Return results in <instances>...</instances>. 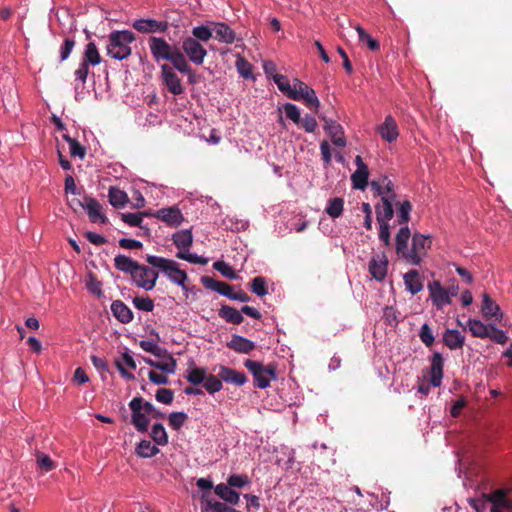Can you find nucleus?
Segmentation results:
<instances>
[{
	"instance_id": "f257e3e1",
	"label": "nucleus",
	"mask_w": 512,
	"mask_h": 512,
	"mask_svg": "<svg viewBox=\"0 0 512 512\" xmlns=\"http://www.w3.org/2000/svg\"><path fill=\"white\" fill-rule=\"evenodd\" d=\"M135 39V35L131 31H112L108 35L106 45L107 55L115 60H124L128 58L132 53L130 44L133 43Z\"/></svg>"
},
{
	"instance_id": "f03ea898",
	"label": "nucleus",
	"mask_w": 512,
	"mask_h": 512,
	"mask_svg": "<svg viewBox=\"0 0 512 512\" xmlns=\"http://www.w3.org/2000/svg\"><path fill=\"white\" fill-rule=\"evenodd\" d=\"M148 46L153 60L156 63L169 61L173 67L184 57V54L176 46L168 43L163 37L150 36Z\"/></svg>"
},
{
	"instance_id": "7ed1b4c3",
	"label": "nucleus",
	"mask_w": 512,
	"mask_h": 512,
	"mask_svg": "<svg viewBox=\"0 0 512 512\" xmlns=\"http://www.w3.org/2000/svg\"><path fill=\"white\" fill-rule=\"evenodd\" d=\"M246 380L244 373L225 366H217L213 368V373L206 377L204 384H221L222 381L228 384H244Z\"/></svg>"
},
{
	"instance_id": "20e7f679",
	"label": "nucleus",
	"mask_w": 512,
	"mask_h": 512,
	"mask_svg": "<svg viewBox=\"0 0 512 512\" xmlns=\"http://www.w3.org/2000/svg\"><path fill=\"white\" fill-rule=\"evenodd\" d=\"M432 241L429 236L420 233H415L412 236V247L409 253L406 254V262L412 265H419L422 257L426 255L430 249Z\"/></svg>"
},
{
	"instance_id": "39448f33",
	"label": "nucleus",
	"mask_w": 512,
	"mask_h": 512,
	"mask_svg": "<svg viewBox=\"0 0 512 512\" xmlns=\"http://www.w3.org/2000/svg\"><path fill=\"white\" fill-rule=\"evenodd\" d=\"M290 99L294 101L303 100L307 107L314 108L316 111L320 106L315 91L299 79H294L293 93L290 95Z\"/></svg>"
},
{
	"instance_id": "423d86ee",
	"label": "nucleus",
	"mask_w": 512,
	"mask_h": 512,
	"mask_svg": "<svg viewBox=\"0 0 512 512\" xmlns=\"http://www.w3.org/2000/svg\"><path fill=\"white\" fill-rule=\"evenodd\" d=\"M184 57L196 65H201L207 55V50L195 38L187 37L182 41V51Z\"/></svg>"
},
{
	"instance_id": "0eeeda50",
	"label": "nucleus",
	"mask_w": 512,
	"mask_h": 512,
	"mask_svg": "<svg viewBox=\"0 0 512 512\" xmlns=\"http://www.w3.org/2000/svg\"><path fill=\"white\" fill-rule=\"evenodd\" d=\"M173 65L162 64L161 65V79L168 91L173 95H180L184 92V88L181 84V80L174 71Z\"/></svg>"
},
{
	"instance_id": "6e6552de",
	"label": "nucleus",
	"mask_w": 512,
	"mask_h": 512,
	"mask_svg": "<svg viewBox=\"0 0 512 512\" xmlns=\"http://www.w3.org/2000/svg\"><path fill=\"white\" fill-rule=\"evenodd\" d=\"M132 27L143 34L165 33L169 24L167 21H157L155 19H137L132 23Z\"/></svg>"
},
{
	"instance_id": "1a4fd4ad",
	"label": "nucleus",
	"mask_w": 512,
	"mask_h": 512,
	"mask_svg": "<svg viewBox=\"0 0 512 512\" xmlns=\"http://www.w3.org/2000/svg\"><path fill=\"white\" fill-rule=\"evenodd\" d=\"M483 497L492 504L490 512H502L501 509L512 510V501L507 498V492L503 489L483 494Z\"/></svg>"
},
{
	"instance_id": "9d476101",
	"label": "nucleus",
	"mask_w": 512,
	"mask_h": 512,
	"mask_svg": "<svg viewBox=\"0 0 512 512\" xmlns=\"http://www.w3.org/2000/svg\"><path fill=\"white\" fill-rule=\"evenodd\" d=\"M483 497L492 504L490 512H502L501 509L512 510V501L507 498V492L503 489L483 494Z\"/></svg>"
},
{
	"instance_id": "9b49d317",
	"label": "nucleus",
	"mask_w": 512,
	"mask_h": 512,
	"mask_svg": "<svg viewBox=\"0 0 512 512\" xmlns=\"http://www.w3.org/2000/svg\"><path fill=\"white\" fill-rule=\"evenodd\" d=\"M84 206V209L87 211L88 218L92 223L99 222L101 224H106L108 222L107 217L102 213V205L95 198L85 196Z\"/></svg>"
},
{
	"instance_id": "f8f14e48",
	"label": "nucleus",
	"mask_w": 512,
	"mask_h": 512,
	"mask_svg": "<svg viewBox=\"0 0 512 512\" xmlns=\"http://www.w3.org/2000/svg\"><path fill=\"white\" fill-rule=\"evenodd\" d=\"M320 118L324 121V129L330 135L332 143L338 147H344L346 145V139L342 126L325 116H321Z\"/></svg>"
},
{
	"instance_id": "ddd939ff",
	"label": "nucleus",
	"mask_w": 512,
	"mask_h": 512,
	"mask_svg": "<svg viewBox=\"0 0 512 512\" xmlns=\"http://www.w3.org/2000/svg\"><path fill=\"white\" fill-rule=\"evenodd\" d=\"M377 132L386 142H394L399 136L396 120L391 115H387L384 122L377 128Z\"/></svg>"
},
{
	"instance_id": "4468645a",
	"label": "nucleus",
	"mask_w": 512,
	"mask_h": 512,
	"mask_svg": "<svg viewBox=\"0 0 512 512\" xmlns=\"http://www.w3.org/2000/svg\"><path fill=\"white\" fill-rule=\"evenodd\" d=\"M430 297L433 303L438 309H441L444 305L450 304L451 299L448 291L443 288L439 281H433L428 284Z\"/></svg>"
},
{
	"instance_id": "2eb2a0df",
	"label": "nucleus",
	"mask_w": 512,
	"mask_h": 512,
	"mask_svg": "<svg viewBox=\"0 0 512 512\" xmlns=\"http://www.w3.org/2000/svg\"><path fill=\"white\" fill-rule=\"evenodd\" d=\"M395 203L396 200H391L389 196H383V199H381V204H377L375 206L377 222L389 223V221L394 216Z\"/></svg>"
},
{
	"instance_id": "dca6fc26",
	"label": "nucleus",
	"mask_w": 512,
	"mask_h": 512,
	"mask_svg": "<svg viewBox=\"0 0 512 512\" xmlns=\"http://www.w3.org/2000/svg\"><path fill=\"white\" fill-rule=\"evenodd\" d=\"M154 216L174 227L179 226L184 220L180 209L177 207L162 208Z\"/></svg>"
},
{
	"instance_id": "f3484780",
	"label": "nucleus",
	"mask_w": 512,
	"mask_h": 512,
	"mask_svg": "<svg viewBox=\"0 0 512 512\" xmlns=\"http://www.w3.org/2000/svg\"><path fill=\"white\" fill-rule=\"evenodd\" d=\"M210 25L213 26V33H215V39L219 42L232 44L236 39V34L233 29H231L224 22H210Z\"/></svg>"
},
{
	"instance_id": "a211bd4d",
	"label": "nucleus",
	"mask_w": 512,
	"mask_h": 512,
	"mask_svg": "<svg viewBox=\"0 0 512 512\" xmlns=\"http://www.w3.org/2000/svg\"><path fill=\"white\" fill-rule=\"evenodd\" d=\"M388 260L385 255L373 257L369 261V272L374 279L382 281L387 274Z\"/></svg>"
},
{
	"instance_id": "6ab92c4d",
	"label": "nucleus",
	"mask_w": 512,
	"mask_h": 512,
	"mask_svg": "<svg viewBox=\"0 0 512 512\" xmlns=\"http://www.w3.org/2000/svg\"><path fill=\"white\" fill-rule=\"evenodd\" d=\"M411 237L410 229L408 226H401L398 233L396 234L395 246L396 253L406 261V254L409 253L408 241Z\"/></svg>"
},
{
	"instance_id": "aec40b11",
	"label": "nucleus",
	"mask_w": 512,
	"mask_h": 512,
	"mask_svg": "<svg viewBox=\"0 0 512 512\" xmlns=\"http://www.w3.org/2000/svg\"><path fill=\"white\" fill-rule=\"evenodd\" d=\"M113 316L121 323L127 324L133 320L132 310L121 300H115L111 304Z\"/></svg>"
},
{
	"instance_id": "412c9836",
	"label": "nucleus",
	"mask_w": 512,
	"mask_h": 512,
	"mask_svg": "<svg viewBox=\"0 0 512 512\" xmlns=\"http://www.w3.org/2000/svg\"><path fill=\"white\" fill-rule=\"evenodd\" d=\"M200 281L205 288L213 290L223 296H226L227 298L230 297L233 290L232 287L226 282L215 280L210 276H202Z\"/></svg>"
},
{
	"instance_id": "4be33fe9",
	"label": "nucleus",
	"mask_w": 512,
	"mask_h": 512,
	"mask_svg": "<svg viewBox=\"0 0 512 512\" xmlns=\"http://www.w3.org/2000/svg\"><path fill=\"white\" fill-rule=\"evenodd\" d=\"M429 374L431 378L429 384H441L443 377V357L439 352H435L432 355Z\"/></svg>"
},
{
	"instance_id": "5701e85b",
	"label": "nucleus",
	"mask_w": 512,
	"mask_h": 512,
	"mask_svg": "<svg viewBox=\"0 0 512 512\" xmlns=\"http://www.w3.org/2000/svg\"><path fill=\"white\" fill-rule=\"evenodd\" d=\"M214 492L225 502L231 505H237L240 500V494L232 489L228 483H220L214 487Z\"/></svg>"
},
{
	"instance_id": "b1692460",
	"label": "nucleus",
	"mask_w": 512,
	"mask_h": 512,
	"mask_svg": "<svg viewBox=\"0 0 512 512\" xmlns=\"http://www.w3.org/2000/svg\"><path fill=\"white\" fill-rule=\"evenodd\" d=\"M465 342V336L460 331L447 329L443 334V343L451 350L461 349Z\"/></svg>"
},
{
	"instance_id": "393cba45",
	"label": "nucleus",
	"mask_w": 512,
	"mask_h": 512,
	"mask_svg": "<svg viewBox=\"0 0 512 512\" xmlns=\"http://www.w3.org/2000/svg\"><path fill=\"white\" fill-rule=\"evenodd\" d=\"M227 346L238 352L248 354L255 348L254 342L239 335H232L231 340L227 343Z\"/></svg>"
},
{
	"instance_id": "a878e982",
	"label": "nucleus",
	"mask_w": 512,
	"mask_h": 512,
	"mask_svg": "<svg viewBox=\"0 0 512 512\" xmlns=\"http://www.w3.org/2000/svg\"><path fill=\"white\" fill-rule=\"evenodd\" d=\"M483 316L486 319L499 320L502 317V313L498 304H496L488 294H483L482 307Z\"/></svg>"
},
{
	"instance_id": "bb28decb",
	"label": "nucleus",
	"mask_w": 512,
	"mask_h": 512,
	"mask_svg": "<svg viewBox=\"0 0 512 512\" xmlns=\"http://www.w3.org/2000/svg\"><path fill=\"white\" fill-rule=\"evenodd\" d=\"M404 284L412 295L419 293L423 289V283L417 270H410L404 275Z\"/></svg>"
},
{
	"instance_id": "cd10ccee",
	"label": "nucleus",
	"mask_w": 512,
	"mask_h": 512,
	"mask_svg": "<svg viewBox=\"0 0 512 512\" xmlns=\"http://www.w3.org/2000/svg\"><path fill=\"white\" fill-rule=\"evenodd\" d=\"M114 266L117 270L131 276L132 273L139 268V263L126 255L119 254L114 258Z\"/></svg>"
},
{
	"instance_id": "c85d7f7f",
	"label": "nucleus",
	"mask_w": 512,
	"mask_h": 512,
	"mask_svg": "<svg viewBox=\"0 0 512 512\" xmlns=\"http://www.w3.org/2000/svg\"><path fill=\"white\" fill-rule=\"evenodd\" d=\"M218 315L226 322L231 324H241L244 320L241 311L229 305H222L218 310Z\"/></svg>"
},
{
	"instance_id": "c756f323",
	"label": "nucleus",
	"mask_w": 512,
	"mask_h": 512,
	"mask_svg": "<svg viewBox=\"0 0 512 512\" xmlns=\"http://www.w3.org/2000/svg\"><path fill=\"white\" fill-rule=\"evenodd\" d=\"M172 240L179 250H188L193 243V235L191 230L184 229L174 233Z\"/></svg>"
},
{
	"instance_id": "7c9ffc66",
	"label": "nucleus",
	"mask_w": 512,
	"mask_h": 512,
	"mask_svg": "<svg viewBox=\"0 0 512 512\" xmlns=\"http://www.w3.org/2000/svg\"><path fill=\"white\" fill-rule=\"evenodd\" d=\"M108 198L109 203L115 208H123L129 201L128 195L114 186L109 188Z\"/></svg>"
},
{
	"instance_id": "2f4dec72",
	"label": "nucleus",
	"mask_w": 512,
	"mask_h": 512,
	"mask_svg": "<svg viewBox=\"0 0 512 512\" xmlns=\"http://www.w3.org/2000/svg\"><path fill=\"white\" fill-rule=\"evenodd\" d=\"M146 261L154 268L160 269L165 275L173 270V266L177 265V262L174 260L166 259L159 256L148 255L146 257Z\"/></svg>"
},
{
	"instance_id": "473e14b6",
	"label": "nucleus",
	"mask_w": 512,
	"mask_h": 512,
	"mask_svg": "<svg viewBox=\"0 0 512 512\" xmlns=\"http://www.w3.org/2000/svg\"><path fill=\"white\" fill-rule=\"evenodd\" d=\"M82 61L89 65H92V66H95V65H98L101 63L102 58H101L98 48L94 42H89L85 46Z\"/></svg>"
},
{
	"instance_id": "72a5a7b5",
	"label": "nucleus",
	"mask_w": 512,
	"mask_h": 512,
	"mask_svg": "<svg viewBox=\"0 0 512 512\" xmlns=\"http://www.w3.org/2000/svg\"><path fill=\"white\" fill-rule=\"evenodd\" d=\"M467 327L474 337L485 339L490 335V326L485 325L480 320L469 319L467 321Z\"/></svg>"
},
{
	"instance_id": "f704fd0d",
	"label": "nucleus",
	"mask_w": 512,
	"mask_h": 512,
	"mask_svg": "<svg viewBox=\"0 0 512 512\" xmlns=\"http://www.w3.org/2000/svg\"><path fill=\"white\" fill-rule=\"evenodd\" d=\"M395 205L398 206L397 223L400 226H408L410 213L412 211L411 202L409 200H404L402 202H396Z\"/></svg>"
},
{
	"instance_id": "c9c22d12",
	"label": "nucleus",
	"mask_w": 512,
	"mask_h": 512,
	"mask_svg": "<svg viewBox=\"0 0 512 512\" xmlns=\"http://www.w3.org/2000/svg\"><path fill=\"white\" fill-rule=\"evenodd\" d=\"M344 207V200L340 197L331 198L328 200L325 212L332 218H338L342 215Z\"/></svg>"
},
{
	"instance_id": "e433bc0d",
	"label": "nucleus",
	"mask_w": 512,
	"mask_h": 512,
	"mask_svg": "<svg viewBox=\"0 0 512 512\" xmlns=\"http://www.w3.org/2000/svg\"><path fill=\"white\" fill-rule=\"evenodd\" d=\"M117 367L126 380L133 378V376L126 371V367L136 369L134 358L130 354L124 353L121 359L117 361Z\"/></svg>"
},
{
	"instance_id": "4c0bfd02",
	"label": "nucleus",
	"mask_w": 512,
	"mask_h": 512,
	"mask_svg": "<svg viewBox=\"0 0 512 512\" xmlns=\"http://www.w3.org/2000/svg\"><path fill=\"white\" fill-rule=\"evenodd\" d=\"M369 169L356 170L351 175V182L354 189L364 190L368 185Z\"/></svg>"
},
{
	"instance_id": "58836bf2",
	"label": "nucleus",
	"mask_w": 512,
	"mask_h": 512,
	"mask_svg": "<svg viewBox=\"0 0 512 512\" xmlns=\"http://www.w3.org/2000/svg\"><path fill=\"white\" fill-rule=\"evenodd\" d=\"M192 38H195L198 42H207L213 36V26L209 25H200L196 26L192 29Z\"/></svg>"
},
{
	"instance_id": "ea45409f",
	"label": "nucleus",
	"mask_w": 512,
	"mask_h": 512,
	"mask_svg": "<svg viewBox=\"0 0 512 512\" xmlns=\"http://www.w3.org/2000/svg\"><path fill=\"white\" fill-rule=\"evenodd\" d=\"M136 453L140 457L148 458L159 453V449L148 440H142L136 448Z\"/></svg>"
},
{
	"instance_id": "a19ab883",
	"label": "nucleus",
	"mask_w": 512,
	"mask_h": 512,
	"mask_svg": "<svg viewBox=\"0 0 512 512\" xmlns=\"http://www.w3.org/2000/svg\"><path fill=\"white\" fill-rule=\"evenodd\" d=\"M179 265H174L173 270L169 271L166 276L169 278V280L179 286L182 287V289H186L185 282L187 280V274L184 270L179 269Z\"/></svg>"
},
{
	"instance_id": "79ce46f5",
	"label": "nucleus",
	"mask_w": 512,
	"mask_h": 512,
	"mask_svg": "<svg viewBox=\"0 0 512 512\" xmlns=\"http://www.w3.org/2000/svg\"><path fill=\"white\" fill-rule=\"evenodd\" d=\"M150 215L147 212H139V213H122L121 219L128 225L132 227H139L143 229L142 222L143 217Z\"/></svg>"
},
{
	"instance_id": "37998d69",
	"label": "nucleus",
	"mask_w": 512,
	"mask_h": 512,
	"mask_svg": "<svg viewBox=\"0 0 512 512\" xmlns=\"http://www.w3.org/2000/svg\"><path fill=\"white\" fill-rule=\"evenodd\" d=\"M244 366L253 374L254 381L257 384H267V380L262 379L261 376V371L263 370L260 362L248 359L244 362Z\"/></svg>"
},
{
	"instance_id": "c03bdc74",
	"label": "nucleus",
	"mask_w": 512,
	"mask_h": 512,
	"mask_svg": "<svg viewBox=\"0 0 512 512\" xmlns=\"http://www.w3.org/2000/svg\"><path fill=\"white\" fill-rule=\"evenodd\" d=\"M151 437L158 445H166L168 443V435L160 423H155L152 426Z\"/></svg>"
},
{
	"instance_id": "a18cd8bd",
	"label": "nucleus",
	"mask_w": 512,
	"mask_h": 512,
	"mask_svg": "<svg viewBox=\"0 0 512 512\" xmlns=\"http://www.w3.org/2000/svg\"><path fill=\"white\" fill-rule=\"evenodd\" d=\"M273 81L278 89L290 98V95L293 93V87L290 85L288 78L285 75L276 73L273 75Z\"/></svg>"
},
{
	"instance_id": "49530a36",
	"label": "nucleus",
	"mask_w": 512,
	"mask_h": 512,
	"mask_svg": "<svg viewBox=\"0 0 512 512\" xmlns=\"http://www.w3.org/2000/svg\"><path fill=\"white\" fill-rule=\"evenodd\" d=\"M356 31L359 36L360 42L367 45V47L372 50L376 51L379 50L380 44L377 40L373 39L361 26H356Z\"/></svg>"
},
{
	"instance_id": "de8ad7c7",
	"label": "nucleus",
	"mask_w": 512,
	"mask_h": 512,
	"mask_svg": "<svg viewBox=\"0 0 512 512\" xmlns=\"http://www.w3.org/2000/svg\"><path fill=\"white\" fill-rule=\"evenodd\" d=\"M177 71H179L180 73H183V74H186L187 77H188V82L190 84H195L197 83V77H196V73L193 71V69L190 67V65L188 64V61L185 57H183L178 63L177 65L174 67Z\"/></svg>"
},
{
	"instance_id": "09e8293b",
	"label": "nucleus",
	"mask_w": 512,
	"mask_h": 512,
	"mask_svg": "<svg viewBox=\"0 0 512 512\" xmlns=\"http://www.w3.org/2000/svg\"><path fill=\"white\" fill-rule=\"evenodd\" d=\"M250 287L253 293L259 297H263L268 294L266 279L262 276H257L252 279Z\"/></svg>"
},
{
	"instance_id": "8fccbe9b",
	"label": "nucleus",
	"mask_w": 512,
	"mask_h": 512,
	"mask_svg": "<svg viewBox=\"0 0 512 512\" xmlns=\"http://www.w3.org/2000/svg\"><path fill=\"white\" fill-rule=\"evenodd\" d=\"M132 424L139 432H147L149 426L147 414L143 412L132 413Z\"/></svg>"
},
{
	"instance_id": "3c124183",
	"label": "nucleus",
	"mask_w": 512,
	"mask_h": 512,
	"mask_svg": "<svg viewBox=\"0 0 512 512\" xmlns=\"http://www.w3.org/2000/svg\"><path fill=\"white\" fill-rule=\"evenodd\" d=\"M213 268L228 279L234 280L238 278L234 269L224 261L214 262Z\"/></svg>"
},
{
	"instance_id": "603ef678",
	"label": "nucleus",
	"mask_w": 512,
	"mask_h": 512,
	"mask_svg": "<svg viewBox=\"0 0 512 512\" xmlns=\"http://www.w3.org/2000/svg\"><path fill=\"white\" fill-rule=\"evenodd\" d=\"M227 483L232 488H243L250 484V479L244 474H232L228 477Z\"/></svg>"
},
{
	"instance_id": "864d4df0",
	"label": "nucleus",
	"mask_w": 512,
	"mask_h": 512,
	"mask_svg": "<svg viewBox=\"0 0 512 512\" xmlns=\"http://www.w3.org/2000/svg\"><path fill=\"white\" fill-rule=\"evenodd\" d=\"M133 304L134 306L138 309V310H141V311H145V312H151L153 309H154V302L153 300L146 296V297H142V296H136L134 299H133Z\"/></svg>"
},
{
	"instance_id": "5fc2aeb1",
	"label": "nucleus",
	"mask_w": 512,
	"mask_h": 512,
	"mask_svg": "<svg viewBox=\"0 0 512 512\" xmlns=\"http://www.w3.org/2000/svg\"><path fill=\"white\" fill-rule=\"evenodd\" d=\"M283 109H284L285 115L288 119H290L293 123H295L297 125L300 124L301 115H300L299 108L295 104L286 103L283 106Z\"/></svg>"
},
{
	"instance_id": "6e6d98bb",
	"label": "nucleus",
	"mask_w": 512,
	"mask_h": 512,
	"mask_svg": "<svg viewBox=\"0 0 512 512\" xmlns=\"http://www.w3.org/2000/svg\"><path fill=\"white\" fill-rule=\"evenodd\" d=\"M141 270L143 271L144 275L148 276L149 279L148 282L142 283L143 289L150 291L155 287L159 273L152 268H149L148 266L147 268H141Z\"/></svg>"
},
{
	"instance_id": "4d7b16f0",
	"label": "nucleus",
	"mask_w": 512,
	"mask_h": 512,
	"mask_svg": "<svg viewBox=\"0 0 512 512\" xmlns=\"http://www.w3.org/2000/svg\"><path fill=\"white\" fill-rule=\"evenodd\" d=\"M37 467L42 470L43 472H49L55 468V464L52 461V459L43 453L37 454Z\"/></svg>"
},
{
	"instance_id": "13d9d810",
	"label": "nucleus",
	"mask_w": 512,
	"mask_h": 512,
	"mask_svg": "<svg viewBox=\"0 0 512 512\" xmlns=\"http://www.w3.org/2000/svg\"><path fill=\"white\" fill-rule=\"evenodd\" d=\"M236 68H237L238 73L242 77L249 78L252 76V66L244 57L237 58Z\"/></svg>"
},
{
	"instance_id": "bf43d9fd",
	"label": "nucleus",
	"mask_w": 512,
	"mask_h": 512,
	"mask_svg": "<svg viewBox=\"0 0 512 512\" xmlns=\"http://www.w3.org/2000/svg\"><path fill=\"white\" fill-rule=\"evenodd\" d=\"M187 414L184 412H172L169 415V425L174 430H179L185 423Z\"/></svg>"
},
{
	"instance_id": "052dcab7",
	"label": "nucleus",
	"mask_w": 512,
	"mask_h": 512,
	"mask_svg": "<svg viewBox=\"0 0 512 512\" xmlns=\"http://www.w3.org/2000/svg\"><path fill=\"white\" fill-rule=\"evenodd\" d=\"M379 225V239L386 246H391V236H390V225L386 222H378Z\"/></svg>"
},
{
	"instance_id": "680f3d73",
	"label": "nucleus",
	"mask_w": 512,
	"mask_h": 512,
	"mask_svg": "<svg viewBox=\"0 0 512 512\" xmlns=\"http://www.w3.org/2000/svg\"><path fill=\"white\" fill-rule=\"evenodd\" d=\"M419 337L427 347H431L434 343V335L432 333L430 326L427 323H424L421 326Z\"/></svg>"
},
{
	"instance_id": "e2e57ef3",
	"label": "nucleus",
	"mask_w": 512,
	"mask_h": 512,
	"mask_svg": "<svg viewBox=\"0 0 512 512\" xmlns=\"http://www.w3.org/2000/svg\"><path fill=\"white\" fill-rule=\"evenodd\" d=\"M206 379V371L202 368H195L191 370L187 376L190 384H204Z\"/></svg>"
},
{
	"instance_id": "0e129e2a",
	"label": "nucleus",
	"mask_w": 512,
	"mask_h": 512,
	"mask_svg": "<svg viewBox=\"0 0 512 512\" xmlns=\"http://www.w3.org/2000/svg\"><path fill=\"white\" fill-rule=\"evenodd\" d=\"M299 125L308 133H313L318 126L315 117L311 114H306L301 118Z\"/></svg>"
},
{
	"instance_id": "69168bd1",
	"label": "nucleus",
	"mask_w": 512,
	"mask_h": 512,
	"mask_svg": "<svg viewBox=\"0 0 512 512\" xmlns=\"http://www.w3.org/2000/svg\"><path fill=\"white\" fill-rule=\"evenodd\" d=\"M488 338L498 344H506L508 340L506 333L494 326H490V335Z\"/></svg>"
},
{
	"instance_id": "338daca9",
	"label": "nucleus",
	"mask_w": 512,
	"mask_h": 512,
	"mask_svg": "<svg viewBox=\"0 0 512 512\" xmlns=\"http://www.w3.org/2000/svg\"><path fill=\"white\" fill-rule=\"evenodd\" d=\"M75 46V40L73 38H66L60 49V61L63 62L70 56Z\"/></svg>"
},
{
	"instance_id": "774afa93",
	"label": "nucleus",
	"mask_w": 512,
	"mask_h": 512,
	"mask_svg": "<svg viewBox=\"0 0 512 512\" xmlns=\"http://www.w3.org/2000/svg\"><path fill=\"white\" fill-rule=\"evenodd\" d=\"M139 345L146 352L152 353L156 356L160 355L161 348L153 340H142Z\"/></svg>"
}]
</instances>
